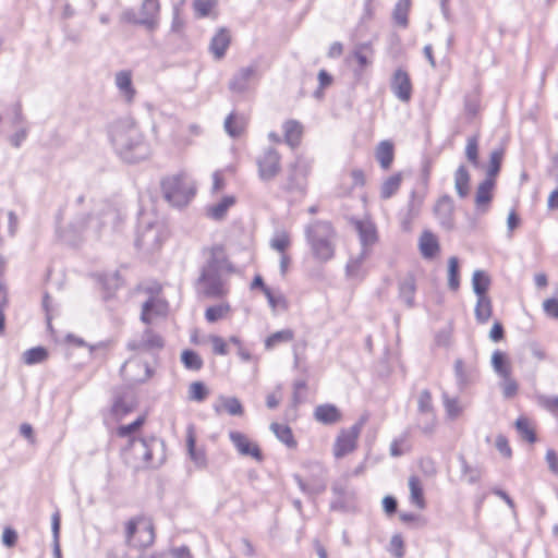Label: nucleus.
<instances>
[{
    "label": "nucleus",
    "mask_w": 558,
    "mask_h": 558,
    "mask_svg": "<svg viewBox=\"0 0 558 558\" xmlns=\"http://www.w3.org/2000/svg\"><path fill=\"white\" fill-rule=\"evenodd\" d=\"M206 262L197 279L198 291L210 299H219L228 293L226 276L234 268L229 262L225 247L216 244L203 250Z\"/></svg>",
    "instance_id": "1"
},
{
    "label": "nucleus",
    "mask_w": 558,
    "mask_h": 558,
    "mask_svg": "<svg viewBox=\"0 0 558 558\" xmlns=\"http://www.w3.org/2000/svg\"><path fill=\"white\" fill-rule=\"evenodd\" d=\"M109 138L116 153L126 162H138L150 154L148 142L131 117L116 120L109 128Z\"/></svg>",
    "instance_id": "2"
},
{
    "label": "nucleus",
    "mask_w": 558,
    "mask_h": 558,
    "mask_svg": "<svg viewBox=\"0 0 558 558\" xmlns=\"http://www.w3.org/2000/svg\"><path fill=\"white\" fill-rule=\"evenodd\" d=\"M87 209L75 214L62 234L65 241L73 242L81 236H98L107 220L116 216L110 204L104 201L93 203V206Z\"/></svg>",
    "instance_id": "3"
},
{
    "label": "nucleus",
    "mask_w": 558,
    "mask_h": 558,
    "mask_svg": "<svg viewBox=\"0 0 558 558\" xmlns=\"http://www.w3.org/2000/svg\"><path fill=\"white\" fill-rule=\"evenodd\" d=\"M304 233L316 260L327 263L333 258L337 232L330 221L313 220L305 226Z\"/></svg>",
    "instance_id": "4"
},
{
    "label": "nucleus",
    "mask_w": 558,
    "mask_h": 558,
    "mask_svg": "<svg viewBox=\"0 0 558 558\" xmlns=\"http://www.w3.org/2000/svg\"><path fill=\"white\" fill-rule=\"evenodd\" d=\"M162 448V442L156 437L132 438L124 449L125 462L135 470L158 465L162 457L156 462L154 453Z\"/></svg>",
    "instance_id": "5"
},
{
    "label": "nucleus",
    "mask_w": 558,
    "mask_h": 558,
    "mask_svg": "<svg viewBox=\"0 0 558 558\" xmlns=\"http://www.w3.org/2000/svg\"><path fill=\"white\" fill-rule=\"evenodd\" d=\"M161 190L167 202L175 207L187 205L195 194V185L184 171L166 177Z\"/></svg>",
    "instance_id": "6"
},
{
    "label": "nucleus",
    "mask_w": 558,
    "mask_h": 558,
    "mask_svg": "<svg viewBox=\"0 0 558 558\" xmlns=\"http://www.w3.org/2000/svg\"><path fill=\"white\" fill-rule=\"evenodd\" d=\"M355 228L359 233L362 251L347 264V274L350 277H356L359 275L362 264L371 254V246L377 242V230L373 222L357 221Z\"/></svg>",
    "instance_id": "7"
},
{
    "label": "nucleus",
    "mask_w": 558,
    "mask_h": 558,
    "mask_svg": "<svg viewBox=\"0 0 558 558\" xmlns=\"http://www.w3.org/2000/svg\"><path fill=\"white\" fill-rule=\"evenodd\" d=\"M125 541L137 547H148L155 541V529L150 520L134 518L126 523Z\"/></svg>",
    "instance_id": "8"
},
{
    "label": "nucleus",
    "mask_w": 558,
    "mask_h": 558,
    "mask_svg": "<svg viewBox=\"0 0 558 558\" xmlns=\"http://www.w3.org/2000/svg\"><path fill=\"white\" fill-rule=\"evenodd\" d=\"M364 425V418L356 422L350 428H343L338 434L332 452L336 459H341L353 452L357 447V439Z\"/></svg>",
    "instance_id": "9"
},
{
    "label": "nucleus",
    "mask_w": 558,
    "mask_h": 558,
    "mask_svg": "<svg viewBox=\"0 0 558 558\" xmlns=\"http://www.w3.org/2000/svg\"><path fill=\"white\" fill-rule=\"evenodd\" d=\"M256 165L259 179L264 182L271 181L281 171V156L277 149L267 147L256 158Z\"/></svg>",
    "instance_id": "10"
},
{
    "label": "nucleus",
    "mask_w": 558,
    "mask_h": 558,
    "mask_svg": "<svg viewBox=\"0 0 558 558\" xmlns=\"http://www.w3.org/2000/svg\"><path fill=\"white\" fill-rule=\"evenodd\" d=\"M258 77V64L253 62L247 66L240 68L229 82V89L232 93L243 94L248 89L250 82Z\"/></svg>",
    "instance_id": "11"
},
{
    "label": "nucleus",
    "mask_w": 558,
    "mask_h": 558,
    "mask_svg": "<svg viewBox=\"0 0 558 558\" xmlns=\"http://www.w3.org/2000/svg\"><path fill=\"white\" fill-rule=\"evenodd\" d=\"M229 438L238 450L239 454L251 457L256 461L263 460V453L258 445L254 441H251L250 438L243 433L231 430L229 432Z\"/></svg>",
    "instance_id": "12"
},
{
    "label": "nucleus",
    "mask_w": 558,
    "mask_h": 558,
    "mask_svg": "<svg viewBox=\"0 0 558 558\" xmlns=\"http://www.w3.org/2000/svg\"><path fill=\"white\" fill-rule=\"evenodd\" d=\"M12 128H16L14 134L9 137L12 146L20 147L21 144L27 137L28 130L24 125V118L22 114V107L20 104H14L10 109V116L8 118Z\"/></svg>",
    "instance_id": "13"
},
{
    "label": "nucleus",
    "mask_w": 558,
    "mask_h": 558,
    "mask_svg": "<svg viewBox=\"0 0 558 558\" xmlns=\"http://www.w3.org/2000/svg\"><path fill=\"white\" fill-rule=\"evenodd\" d=\"M331 490L335 495L330 505L331 509L348 510L354 499V492L350 489L348 481L343 477L340 481H336L331 486Z\"/></svg>",
    "instance_id": "14"
},
{
    "label": "nucleus",
    "mask_w": 558,
    "mask_h": 558,
    "mask_svg": "<svg viewBox=\"0 0 558 558\" xmlns=\"http://www.w3.org/2000/svg\"><path fill=\"white\" fill-rule=\"evenodd\" d=\"M453 211V199L448 195L441 196L434 206V214L445 230L454 228Z\"/></svg>",
    "instance_id": "15"
},
{
    "label": "nucleus",
    "mask_w": 558,
    "mask_h": 558,
    "mask_svg": "<svg viewBox=\"0 0 558 558\" xmlns=\"http://www.w3.org/2000/svg\"><path fill=\"white\" fill-rule=\"evenodd\" d=\"M390 87L395 96L402 102H409L412 97V83L409 74L398 69L395 71Z\"/></svg>",
    "instance_id": "16"
},
{
    "label": "nucleus",
    "mask_w": 558,
    "mask_h": 558,
    "mask_svg": "<svg viewBox=\"0 0 558 558\" xmlns=\"http://www.w3.org/2000/svg\"><path fill=\"white\" fill-rule=\"evenodd\" d=\"M128 347L131 350L138 351H155L163 348V340L160 335L153 331L150 328H146L138 339H134L129 342Z\"/></svg>",
    "instance_id": "17"
},
{
    "label": "nucleus",
    "mask_w": 558,
    "mask_h": 558,
    "mask_svg": "<svg viewBox=\"0 0 558 558\" xmlns=\"http://www.w3.org/2000/svg\"><path fill=\"white\" fill-rule=\"evenodd\" d=\"M159 1L158 0H147L143 1L140 17L133 19L131 14L128 13L126 16L130 21L144 25L148 29H154L157 26V16L159 13Z\"/></svg>",
    "instance_id": "18"
},
{
    "label": "nucleus",
    "mask_w": 558,
    "mask_h": 558,
    "mask_svg": "<svg viewBox=\"0 0 558 558\" xmlns=\"http://www.w3.org/2000/svg\"><path fill=\"white\" fill-rule=\"evenodd\" d=\"M168 313V303L157 296H150L142 305L141 320L150 324L156 317H165Z\"/></svg>",
    "instance_id": "19"
},
{
    "label": "nucleus",
    "mask_w": 558,
    "mask_h": 558,
    "mask_svg": "<svg viewBox=\"0 0 558 558\" xmlns=\"http://www.w3.org/2000/svg\"><path fill=\"white\" fill-rule=\"evenodd\" d=\"M162 227L158 223H149L138 235L136 244L147 251H154L161 244Z\"/></svg>",
    "instance_id": "20"
},
{
    "label": "nucleus",
    "mask_w": 558,
    "mask_h": 558,
    "mask_svg": "<svg viewBox=\"0 0 558 558\" xmlns=\"http://www.w3.org/2000/svg\"><path fill=\"white\" fill-rule=\"evenodd\" d=\"M114 84L121 98L128 104L133 102L136 89L133 86L132 72L129 70L117 72L114 75Z\"/></svg>",
    "instance_id": "21"
},
{
    "label": "nucleus",
    "mask_w": 558,
    "mask_h": 558,
    "mask_svg": "<svg viewBox=\"0 0 558 558\" xmlns=\"http://www.w3.org/2000/svg\"><path fill=\"white\" fill-rule=\"evenodd\" d=\"M495 186V179L485 178L483 182L480 183L475 194V206L477 210L485 213L489 206V203L493 198V190Z\"/></svg>",
    "instance_id": "22"
},
{
    "label": "nucleus",
    "mask_w": 558,
    "mask_h": 558,
    "mask_svg": "<svg viewBox=\"0 0 558 558\" xmlns=\"http://www.w3.org/2000/svg\"><path fill=\"white\" fill-rule=\"evenodd\" d=\"M314 417L322 424L332 425L341 421L342 414L336 405L326 403L316 407Z\"/></svg>",
    "instance_id": "23"
},
{
    "label": "nucleus",
    "mask_w": 558,
    "mask_h": 558,
    "mask_svg": "<svg viewBox=\"0 0 558 558\" xmlns=\"http://www.w3.org/2000/svg\"><path fill=\"white\" fill-rule=\"evenodd\" d=\"M136 408V401L132 393L117 396L111 407V413L117 420L132 412Z\"/></svg>",
    "instance_id": "24"
},
{
    "label": "nucleus",
    "mask_w": 558,
    "mask_h": 558,
    "mask_svg": "<svg viewBox=\"0 0 558 558\" xmlns=\"http://www.w3.org/2000/svg\"><path fill=\"white\" fill-rule=\"evenodd\" d=\"M231 36L227 28L221 27L211 38L209 49L214 57L218 60L222 59L230 45Z\"/></svg>",
    "instance_id": "25"
},
{
    "label": "nucleus",
    "mask_w": 558,
    "mask_h": 558,
    "mask_svg": "<svg viewBox=\"0 0 558 558\" xmlns=\"http://www.w3.org/2000/svg\"><path fill=\"white\" fill-rule=\"evenodd\" d=\"M374 56V50L371 43H361L355 45L352 53L348 57V61L350 59H354L359 66L360 71L367 68L369 64H372V59Z\"/></svg>",
    "instance_id": "26"
},
{
    "label": "nucleus",
    "mask_w": 558,
    "mask_h": 558,
    "mask_svg": "<svg viewBox=\"0 0 558 558\" xmlns=\"http://www.w3.org/2000/svg\"><path fill=\"white\" fill-rule=\"evenodd\" d=\"M416 291V281L413 274L405 275L399 281V296L408 307L414 305V294Z\"/></svg>",
    "instance_id": "27"
},
{
    "label": "nucleus",
    "mask_w": 558,
    "mask_h": 558,
    "mask_svg": "<svg viewBox=\"0 0 558 558\" xmlns=\"http://www.w3.org/2000/svg\"><path fill=\"white\" fill-rule=\"evenodd\" d=\"M284 142L291 147L299 146L302 135L303 125L298 120H288L283 123Z\"/></svg>",
    "instance_id": "28"
},
{
    "label": "nucleus",
    "mask_w": 558,
    "mask_h": 558,
    "mask_svg": "<svg viewBox=\"0 0 558 558\" xmlns=\"http://www.w3.org/2000/svg\"><path fill=\"white\" fill-rule=\"evenodd\" d=\"M454 375L458 385L463 388L475 380L477 371L474 366H465L463 361L458 359L454 362Z\"/></svg>",
    "instance_id": "29"
},
{
    "label": "nucleus",
    "mask_w": 558,
    "mask_h": 558,
    "mask_svg": "<svg viewBox=\"0 0 558 558\" xmlns=\"http://www.w3.org/2000/svg\"><path fill=\"white\" fill-rule=\"evenodd\" d=\"M420 251L424 258H433L439 252V243L430 231H424L420 238Z\"/></svg>",
    "instance_id": "30"
},
{
    "label": "nucleus",
    "mask_w": 558,
    "mask_h": 558,
    "mask_svg": "<svg viewBox=\"0 0 558 558\" xmlns=\"http://www.w3.org/2000/svg\"><path fill=\"white\" fill-rule=\"evenodd\" d=\"M223 126L231 137H239L246 128V119L244 116L232 112L226 118Z\"/></svg>",
    "instance_id": "31"
},
{
    "label": "nucleus",
    "mask_w": 558,
    "mask_h": 558,
    "mask_svg": "<svg viewBox=\"0 0 558 558\" xmlns=\"http://www.w3.org/2000/svg\"><path fill=\"white\" fill-rule=\"evenodd\" d=\"M376 159L384 170H388L393 161V145L389 141H381L375 151Z\"/></svg>",
    "instance_id": "32"
},
{
    "label": "nucleus",
    "mask_w": 558,
    "mask_h": 558,
    "mask_svg": "<svg viewBox=\"0 0 558 558\" xmlns=\"http://www.w3.org/2000/svg\"><path fill=\"white\" fill-rule=\"evenodd\" d=\"M234 204H235L234 196H231V195L225 196L220 202H218L217 204H214L207 208V215L214 220H217V221L222 220L226 217L229 208L231 206H233Z\"/></svg>",
    "instance_id": "33"
},
{
    "label": "nucleus",
    "mask_w": 558,
    "mask_h": 558,
    "mask_svg": "<svg viewBox=\"0 0 558 558\" xmlns=\"http://www.w3.org/2000/svg\"><path fill=\"white\" fill-rule=\"evenodd\" d=\"M454 189L459 197L464 198L470 191V173L465 166L461 165L454 172Z\"/></svg>",
    "instance_id": "34"
},
{
    "label": "nucleus",
    "mask_w": 558,
    "mask_h": 558,
    "mask_svg": "<svg viewBox=\"0 0 558 558\" xmlns=\"http://www.w3.org/2000/svg\"><path fill=\"white\" fill-rule=\"evenodd\" d=\"M220 405H215L214 410L216 413H220L222 410L228 412L230 415L241 416L244 413L243 407L240 400L235 397H219Z\"/></svg>",
    "instance_id": "35"
},
{
    "label": "nucleus",
    "mask_w": 558,
    "mask_h": 558,
    "mask_svg": "<svg viewBox=\"0 0 558 558\" xmlns=\"http://www.w3.org/2000/svg\"><path fill=\"white\" fill-rule=\"evenodd\" d=\"M195 442H196V440H195L193 428L190 427L187 429V437H186L187 451H189L191 459L194 461V463L197 466L203 468L206 465L205 451L203 449H197L195 446Z\"/></svg>",
    "instance_id": "36"
},
{
    "label": "nucleus",
    "mask_w": 558,
    "mask_h": 558,
    "mask_svg": "<svg viewBox=\"0 0 558 558\" xmlns=\"http://www.w3.org/2000/svg\"><path fill=\"white\" fill-rule=\"evenodd\" d=\"M474 313L478 323L484 324L488 322L493 314V305L487 295L477 296Z\"/></svg>",
    "instance_id": "37"
},
{
    "label": "nucleus",
    "mask_w": 558,
    "mask_h": 558,
    "mask_svg": "<svg viewBox=\"0 0 558 558\" xmlns=\"http://www.w3.org/2000/svg\"><path fill=\"white\" fill-rule=\"evenodd\" d=\"M409 488L410 501L418 509H424L426 507V502L423 495L422 483L417 476H411L409 478Z\"/></svg>",
    "instance_id": "38"
},
{
    "label": "nucleus",
    "mask_w": 558,
    "mask_h": 558,
    "mask_svg": "<svg viewBox=\"0 0 558 558\" xmlns=\"http://www.w3.org/2000/svg\"><path fill=\"white\" fill-rule=\"evenodd\" d=\"M492 366L500 377H507L511 374V364L506 354L499 350H496L492 355Z\"/></svg>",
    "instance_id": "39"
},
{
    "label": "nucleus",
    "mask_w": 558,
    "mask_h": 558,
    "mask_svg": "<svg viewBox=\"0 0 558 558\" xmlns=\"http://www.w3.org/2000/svg\"><path fill=\"white\" fill-rule=\"evenodd\" d=\"M270 429L274 432L276 437L289 448H295L296 441L293 437L292 430L288 425L271 423Z\"/></svg>",
    "instance_id": "40"
},
{
    "label": "nucleus",
    "mask_w": 558,
    "mask_h": 558,
    "mask_svg": "<svg viewBox=\"0 0 558 558\" xmlns=\"http://www.w3.org/2000/svg\"><path fill=\"white\" fill-rule=\"evenodd\" d=\"M490 284V278L483 270H475L472 277V287L476 296L487 295L486 292Z\"/></svg>",
    "instance_id": "41"
},
{
    "label": "nucleus",
    "mask_w": 558,
    "mask_h": 558,
    "mask_svg": "<svg viewBox=\"0 0 558 558\" xmlns=\"http://www.w3.org/2000/svg\"><path fill=\"white\" fill-rule=\"evenodd\" d=\"M401 181V173H396L385 180L380 187V197L383 199H389L400 189Z\"/></svg>",
    "instance_id": "42"
},
{
    "label": "nucleus",
    "mask_w": 558,
    "mask_h": 558,
    "mask_svg": "<svg viewBox=\"0 0 558 558\" xmlns=\"http://www.w3.org/2000/svg\"><path fill=\"white\" fill-rule=\"evenodd\" d=\"M294 332L291 329H282L271 333L265 340V348L267 350L274 349L276 345L282 342H289L293 340Z\"/></svg>",
    "instance_id": "43"
},
{
    "label": "nucleus",
    "mask_w": 558,
    "mask_h": 558,
    "mask_svg": "<svg viewBox=\"0 0 558 558\" xmlns=\"http://www.w3.org/2000/svg\"><path fill=\"white\" fill-rule=\"evenodd\" d=\"M411 5V0H399L393 9V20L395 22L402 26H408V14Z\"/></svg>",
    "instance_id": "44"
},
{
    "label": "nucleus",
    "mask_w": 558,
    "mask_h": 558,
    "mask_svg": "<svg viewBox=\"0 0 558 558\" xmlns=\"http://www.w3.org/2000/svg\"><path fill=\"white\" fill-rule=\"evenodd\" d=\"M448 287L452 291H457L460 287L459 259L456 256L448 259Z\"/></svg>",
    "instance_id": "45"
},
{
    "label": "nucleus",
    "mask_w": 558,
    "mask_h": 558,
    "mask_svg": "<svg viewBox=\"0 0 558 558\" xmlns=\"http://www.w3.org/2000/svg\"><path fill=\"white\" fill-rule=\"evenodd\" d=\"M269 245L279 254L287 253L286 251L291 245V239L289 233L287 231L276 232L275 235L271 238Z\"/></svg>",
    "instance_id": "46"
},
{
    "label": "nucleus",
    "mask_w": 558,
    "mask_h": 558,
    "mask_svg": "<svg viewBox=\"0 0 558 558\" xmlns=\"http://www.w3.org/2000/svg\"><path fill=\"white\" fill-rule=\"evenodd\" d=\"M181 361L185 368L191 371H199L203 367L202 357L193 350H184L181 354Z\"/></svg>",
    "instance_id": "47"
},
{
    "label": "nucleus",
    "mask_w": 558,
    "mask_h": 558,
    "mask_svg": "<svg viewBox=\"0 0 558 558\" xmlns=\"http://www.w3.org/2000/svg\"><path fill=\"white\" fill-rule=\"evenodd\" d=\"M47 356L48 352L45 348L36 347L28 349L23 353V361L27 365H33L44 362L47 359Z\"/></svg>",
    "instance_id": "48"
},
{
    "label": "nucleus",
    "mask_w": 558,
    "mask_h": 558,
    "mask_svg": "<svg viewBox=\"0 0 558 558\" xmlns=\"http://www.w3.org/2000/svg\"><path fill=\"white\" fill-rule=\"evenodd\" d=\"M434 405L432 401V395L429 390L424 389L418 393L417 397V414H434Z\"/></svg>",
    "instance_id": "49"
},
{
    "label": "nucleus",
    "mask_w": 558,
    "mask_h": 558,
    "mask_svg": "<svg viewBox=\"0 0 558 558\" xmlns=\"http://www.w3.org/2000/svg\"><path fill=\"white\" fill-rule=\"evenodd\" d=\"M305 189V183L302 179L298 177L294 171V167L288 175L287 182L283 185V190L287 193H300L303 194Z\"/></svg>",
    "instance_id": "50"
},
{
    "label": "nucleus",
    "mask_w": 558,
    "mask_h": 558,
    "mask_svg": "<svg viewBox=\"0 0 558 558\" xmlns=\"http://www.w3.org/2000/svg\"><path fill=\"white\" fill-rule=\"evenodd\" d=\"M536 402L558 418V396L537 395Z\"/></svg>",
    "instance_id": "51"
},
{
    "label": "nucleus",
    "mask_w": 558,
    "mask_h": 558,
    "mask_svg": "<svg viewBox=\"0 0 558 558\" xmlns=\"http://www.w3.org/2000/svg\"><path fill=\"white\" fill-rule=\"evenodd\" d=\"M515 428L523 439L527 442L533 444L536 441V435L533 428L530 426L527 418L519 417L515 421Z\"/></svg>",
    "instance_id": "52"
},
{
    "label": "nucleus",
    "mask_w": 558,
    "mask_h": 558,
    "mask_svg": "<svg viewBox=\"0 0 558 558\" xmlns=\"http://www.w3.org/2000/svg\"><path fill=\"white\" fill-rule=\"evenodd\" d=\"M230 311L228 303H221L218 305L210 306L205 312V317L209 323H215L223 318Z\"/></svg>",
    "instance_id": "53"
},
{
    "label": "nucleus",
    "mask_w": 558,
    "mask_h": 558,
    "mask_svg": "<svg viewBox=\"0 0 558 558\" xmlns=\"http://www.w3.org/2000/svg\"><path fill=\"white\" fill-rule=\"evenodd\" d=\"M416 424L423 434L432 435L434 433L436 424H437L435 413L429 414V415L428 414H423V415L417 414Z\"/></svg>",
    "instance_id": "54"
},
{
    "label": "nucleus",
    "mask_w": 558,
    "mask_h": 558,
    "mask_svg": "<svg viewBox=\"0 0 558 558\" xmlns=\"http://www.w3.org/2000/svg\"><path fill=\"white\" fill-rule=\"evenodd\" d=\"M209 391L204 383L202 381H194L189 387V399L196 402L204 401Z\"/></svg>",
    "instance_id": "55"
},
{
    "label": "nucleus",
    "mask_w": 558,
    "mask_h": 558,
    "mask_svg": "<svg viewBox=\"0 0 558 558\" xmlns=\"http://www.w3.org/2000/svg\"><path fill=\"white\" fill-rule=\"evenodd\" d=\"M502 157V149H495L492 151L486 178L494 179L498 174V172L500 171Z\"/></svg>",
    "instance_id": "56"
},
{
    "label": "nucleus",
    "mask_w": 558,
    "mask_h": 558,
    "mask_svg": "<svg viewBox=\"0 0 558 558\" xmlns=\"http://www.w3.org/2000/svg\"><path fill=\"white\" fill-rule=\"evenodd\" d=\"M217 0H193V8L197 17H206L217 5Z\"/></svg>",
    "instance_id": "57"
},
{
    "label": "nucleus",
    "mask_w": 558,
    "mask_h": 558,
    "mask_svg": "<svg viewBox=\"0 0 558 558\" xmlns=\"http://www.w3.org/2000/svg\"><path fill=\"white\" fill-rule=\"evenodd\" d=\"M460 461L461 469L463 474L466 476V481L470 484L477 483L481 480L482 470L477 466H471L463 457L460 458Z\"/></svg>",
    "instance_id": "58"
},
{
    "label": "nucleus",
    "mask_w": 558,
    "mask_h": 558,
    "mask_svg": "<svg viewBox=\"0 0 558 558\" xmlns=\"http://www.w3.org/2000/svg\"><path fill=\"white\" fill-rule=\"evenodd\" d=\"M465 157L466 159L475 167L478 166V138L477 136H472L468 138L466 147H465Z\"/></svg>",
    "instance_id": "59"
},
{
    "label": "nucleus",
    "mask_w": 558,
    "mask_h": 558,
    "mask_svg": "<svg viewBox=\"0 0 558 558\" xmlns=\"http://www.w3.org/2000/svg\"><path fill=\"white\" fill-rule=\"evenodd\" d=\"M501 378H502V380L500 383V387H501L504 397L507 399L514 397L519 389L518 383L511 377V374L508 375L507 377H501Z\"/></svg>",
    "instance_id": "60"
},
{
    "label": "nucleus",
    "mask_w": 558,
    "mask_h": 558,
    "mask_svg": "<svg viewBox=\"0 0 558 558\" xmlns=\"http://www.w3.org/2000/svg\"><path fill=\"white\" fill-rule=\"evenodd\" d=\"M145 417L140 416L133 423L121 425L117 433L120 437H128L132 435L135 430H137L144 424Z\"/></svg>",
    "instance_id": "61"
},
{
    "label": "nucleus",
    "mask_w": 558,
    "mask_h": 558,
    "mask_svg": "<svg viewBox=\"0 0 558 558\" xmlns=\"http://www.w3.org/2000/svg\"><path fill=\"white\" fill-rule=\"evenodd\" d=\"M444 405L447 414L454 418L461 413V408L457 399H451L447 395H444Z\"/></svg>",
    "instance_id": "62"
},
{
    "label": "nucleus",
    "mask_w": 558,
    "mask_h": 558,
    "mask_svg": "<svg viewBox=\"0 0 558 558\" xmlns=\"http://www.w3.org/2000/svg\"><path fill=\"white\" fill-rule=\"evenodd\" d=\"M184 28V20L181 16L180 7H173L171 31L174 33H181Z\"/></svg>",
    "instance_id": "63"
},
{
    "label": "nucleus",
    "mask_w": 558,
    "mask_h": 558,
    "mask_svg": "<svg viewBox=\"0 0 558 558\" xmlns=\"http://www.w3.org/2000/svg\"><path fill=\"white\" fill-rule=\"evenodd\" d=\"M543 310L548 317L558 319V299L545 300L543 302Z\"/></svg>",
    "instance_id": "64"
}]
</instances>
